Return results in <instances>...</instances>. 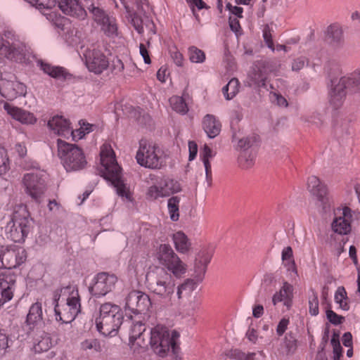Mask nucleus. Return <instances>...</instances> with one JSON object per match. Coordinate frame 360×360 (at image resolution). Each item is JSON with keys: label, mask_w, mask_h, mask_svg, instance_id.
Wrapping results in <instances>:
<instances>
[{"label": "nucleus", "mask_w": 360, "mask_h": 360, "mask_svg": "<svg viewBox=\"0 0 360 360\" xmlns=\"http://www.w3.org/2000/svg\"><path fill=\"white\" fill-rule=\"evenodd\" d=\"M101 175L110 181L122 197L129 199L131 193L122 179V168L118 165L115 153L110 143H105L101 147Z\"/></svg>", "instance_id": "f257e3e1"}, {"label": "nucleus", "mask_w": 360, "mask_h": 360, "mask_svg": "<svg viewBox=\"0 0 360 360\" xmlns=\"http://www.w3.org/2000/svg\"><path fill=\"white\" fill-rule=\"evenodd\" d=\"M60 297H65L66 304L60 307L58 302H56L54 307L56 320L63 323H70L80 312L81 304L78 289L72 285L63 288Z\"/></svg>", "instance_id": "f03ea898"}, {"label": "nucleus", "mask_w": 360, "mask_h": 360, "mask_svg": "<svg viewBox=\"0 0 360 360\" xmlns=\"http://www.w3.org/2000/svg\"><path fill=\"white\" fill-rule=\"evenodd\" d=\"M123 315L120 307L110 302L103 304L100 307V315L96 319L98 330L104 335L113 336L120 327Z\"/></svg>", "instance_id": "7ed1b4c3"}, {"label": "nucleus", "mask_w": 360, "mask_h": 360, "mask_svg": "<svg viewBox=\"0 0 360 360\" xmlns=\"http://www.w3.org/2000/svg\"><path fill=\"white\" fill-rule=\"evenodd\" d=\"M180 335L175 330H169L162 325H157L150 330L149 344L152 350L160 356H165L170 349H175Z\"/></svg>", "instance_id": "20e7f679"}, {"label": "nucleus", "mask_w": 360, "mask_h": 360, "mask_svg": "<svg viewBox=\"0 0 360 360\" xmlns=\"http://www.w3.org/2000/svg\"><path fill=\"white\" fill-rule=\"evenodd\" d=\"M30 230L29 213L24 205L15 207L6 226L7 238L15 243L23 242Z\"/></svg>", "instance_id": "39448f33"}, {"label": "nucleus", "mask_w": 360, "mask_h": 360, "mask_svg": "<svg viewBox=\"0 0 360 360\" xmlns=\"http://www.w3.org/2000/svg\"><path fill=\"white\" fill-rule=\"evenodd\" d=\"M58 155L67 172H76L85 168L87 165L85 155L82 148L58 139Z\"/></svg>", "instance_id": "423d86ee"}, {"label": "nucleus", "mask_w": 360, "mask_h": 360, "mask_svg": "<svg viewBox=\"0 0 360 360\" xmlns=\"http://www.w3.org/2000/svg\"><path fill=\"white\" fill-rule=\"evenodd\" d=\"M155 257L162 268L175 278H181L187 271V264L168 244H161L156 249Z\"/></svg>", "instance_id": "0eeeda50"}, {"label": "nucleus", "mask_w": 360, "mask_h": 360, "mask_svg": "<svg viewBox=\"0 0 360 360\" xmlns=\"http://www.w3.org/2000/svg\"><path fill=\"white\" fill-rule=\"evenodd\" d=\"M332 86L330 103L335 108H338L342 104L347 90L352 93L360 91V68L347 76L341 77L338 84L333 83Z\"/></svg>", "instance_id": "6e6552de"}, {"label": "nucleus", "mask_w": 360, "mask_h": 360, "mask_svg": "<svg viewBox=\"0 0 360 360\" xmlns=\"http://www.w3.org/2000/svg\"><path fill=\"white\" fill-rule=\"evenodd\" d=\"M137 163L146 168L157 169L164 165L162 151L155 143L141 139L136 154Z\"/></svg>", "instance_id": "1a4fd4ad"}, {"label": "nucleus", "mask_w": 360, "mask_h": 360, "mask_svg": "<svg viewBox=\"0 0 360 360\" xmlns=\"http://www.w3.org/2000/svg\"><path fill=\"white\" fill-rule=\"evenodd\" d=\"M25 44L18 34L11 30L5 31L0 44V57L21 63L25 59Z\"/></svg>", "instance_id": "9d476101"}, {"label": "nucleus", "mask_w": 360, "mask_h": 360, "mask_svg": "<svg viewBox=\"0 0 360 360\" xmlns=\"http://www.w3.org/2000/svg\"><path fill=\"white\" fill-rule=\"evenodd\" d=\"M149 277L151 291L162 298L170 299L175 289V281L171 274L163 268L157 267Z\"/></svg>", "instance_id": "9b49d317"}, {"label": "nucleus", "mask_w": 360, "mask_h": 360, "mask_svg": "<svg viewBox=\"0 0 360 360\" xmlns=\"http://www.w3.org/2000/svg\"><path fill=\"white\" fill-rule=\"evenodd\" d=\"M94 22L100 27V30L109 38L119 37L120 32L117 19L102 8L91 4L88 7Z\"/></svg>", "instance_id": "f8f14e48"}, {"label": "nucleus", "mask_w": 360, "mask_h": 360, "mask_svg": "<svg viewBox=\"0 0 360 360\" xmlns=\"http://www.w3.org/2000/svg\"><path fill=\"white\" fill-rule=\"evenodd\" d=\"M84 57L86 68L95 75H101L110 66L108 57L100 47L92 46L87 49Z\"/></svg>", "instance_id": "ddd939ff"}, {"label": "nucleus", "mask_w": 360, "mask_h": 360, "mask_svg": "<svg viewBox=\"0 0 360 360\" xmlns=\"http://www.w3.org/2000/svg\"><path fill=\"white\" fill-rule=\"evenodd\" d=\"M353 211L346 205H340L333 210L331 230L341 236L347 235L352 231Z\"/></svg>", "instance_id": "4468645a"}, {"label": "nucleus", "mask_w": 360, "mask_h": 360, "mask_svg": "<svg viewBox=\"0 0 360 360\" xmlns=\"http://www.w3.org/2000/svg\"><path fill=\"white\" fill-rule=\"evenodd\" d=\"M181 185L176 180L169 177H163L158 181L157 185L150 186L147 191V197L151 200L169 196L181 191Z\"/></svg>", "instance_id": "2eb2a0df"}, {"label": "nucleus", "mask_w": 360, "mask_h": 360, "mask_svg": "<svg viewBox=\"0 0 360 360\" xmlns=\"http://www.w3.org/2000/svg\"><path fill=\"white\" fill-rule=\"evenodd\" d=\"M150 306V300L146 294L139 291H131L126 299L125 314L131 318V314L143 313L148 311Z\"/></svg>", "instance_id": "dca6fc26"}, {"label": "nucleus", "mask_w": 360, "mask_h": 360, "mask_svg": "<svg viewBox=\"0 0 360 360\" xmlns=\"http://www.w3.org/2000/svg\"><path fill=\"white\" fill-rule=\"evenodd\" d=\"M22 181L25 193L32 199L37 200L43 195L46 185L39 172L25 174Z\"/></svg>", "instance_id": "f3484780"}, {"label": "nucleus", "mask_w": 360, "mask_h": 360, "mask_svg": "<svg viewBox=\"0 0 360 360\" xmlns=\"http://www.w3.org/2000/svg\"><path fill=\"white\" fill-rule=\"evenodd\" d=\"M27 258L25 250L21 247L14 246L6 248L0 252V269H14L24 263Z\"/></svg>", "instance_id": "a211bd4d"}, {"label": "nucleus", "mask_w": 360, "mask_h": 360, "mask_svg": "<svg viewBox=\"0 0 360 360\" xmlns=\"http://www.w3.org/2000/svg\"><path fill=\"white\" fill-rule=\"evenodd\" d=\"M94 283L89 288L91 293L96 297L103 296L112 290L117 278L106 272L98 273L93 279Z\"/></svg>", "instance_id": "6ab92c4d"}, {"label": "nucleus", "mask_w": 360, "mask_h": 360, "mask_svg": "<svg viewBox=\"0 0 360 360\" xmlns=\"http://www.w3.org/2000/svg\"><path fill=\"white\" fill-rule=\"evenodd\" d=\"M146 326L141 321L136 322L130 328L129 347L135 354H141L148 347L145 332Z\"/></svg>", "instance_id": "aec40b11"}, {"label": "nucleus", "mask_w": 360, "mask_h": 360, "mask_svg": "<svg viewBox=\"0 0 360 360\" xmlns=\"http://www.w3.org/2000/svg\"><path fill=\"white\" fill-rule=\"evenodd\" d=\"M15 283V276L10 273L0 274V303L4 304L13 297Z\"/></svg>", "instance_id": "412c9836"}, {"label": "nucleus", "mask_w": 360, "mask_h": 360, "mask_svg": "<svg viewBox=\"0 0 360 360\" xmlns=\"http://www.w3.org/2000/svg\"><path fill=\"white\" fill-rule=\"evenodd\" d=\"M58 6L62 12L66 15L84 19L86 12L80 0H59Z\"/></svg>", "instance_id": "4be33fe9"}, {"label": "nucleus", "mask_w": 360, "mask_h": 360, "mask_svg": "<svg viewBox=\"0 0 360 360\" xmlns=\"http://www.w3.org/2000/svg\"><path fill=\"white\" fill-rule=\"evenodd\" d=\"M43 311L42 304L41 302L37 301L33 303L29 309L25 321V327L27 328V332L30 333L35 328H37L42 323Z\"/></svg>", "instance_id": "5701e85b"}, {"label": "nucleus", "mask_w": 360, "mask_h": 360, "mask_svg": "<svg viewBox=\"0 0 360 360\" xmlns=\"http://www.w3.org/2000/svg\"><path fill=\"white\" fill-rule=\"evenodd\" d=\"M70 122L62 116H55L48 122L49 129L58 136L68 138L76 136L75 131H71Z\"/></svg>", "instance_id": "b1692460"}, {"label": "nucleus", "mask_w": 360, "mask_h": 360, "mask_svg": "<svg viewBox=\"0 0 360 360\" xmlns=\"http://www.w3.org/2000/svg\"><path fill=\"white\" fill-rule=\"evenodd\" d=\"M248 77L251 82L250 85L266 89L267 87L268 70L264 63L255 64L249 72Z\"/></svg>", "instance_id": "393cba45"}, {"label": "nucleus", "mask_w": 360, "mask_h": 360, "mask_svg": "<svg viewBox=\"0 0 360 360\" xmlns=\"http://www.w3.org/2000/svg\"><path fill=\"white\" fill-rule=\"evenodd\" d=\"M4 108L13 119L22 124H34L37 120L32 113L15 107L8 103H4Z\"/></svg>", "instance_id": "a878e982"}, {"label": "nucleus", "mask_w": 360, "mask_h": 360, "mask_svg": "<svg viewBox=\"0 0 360 360\" xmlns=\"http://www.w3.org/2000/svg\"><path fill=\"white\" fill-rule=\"evenodd\" d=\"M293 287L288 282H284L278 292H276L273 297L272 302L276 305L278 302H283L289 309L292 306Z\"/></svg>", "instance_id": "bb28decb"}, {"label": "nucleus", "mask_w": 360, "mask_h": 360, "mask_svg": "<svg viewBox=\"0 0 360 360\" xmlns=\"http://www.w3.org/2000/svg\"><path fill=\"white\" fill-rule=\"evenodd\" d=\"M202 127L207 136L213 139L219 134L221 129V124L214 115L207 114L203 117Z\"/></svg>", "instance_id": "cd10ccee"}, {"label": "nucleus", "mask_w": 360, "mask_h": 360, "mask_svg": "<svg viewBox=\"0 0 360 360\" xmlns=\"http://www.w3.org/2000/svg\"><path fill=\"white\" fill-rule=\"evenodd\" d=\"M43 72L53 78L58 79H69L72 75L63 67L53 66L41 60L38 62Z\"/></svg>", "instance_id": "c85d7f7f"}, {"label": "nucleus", "mask_w": 360, "mask_h": 360, "mask_svg": "<svg viewBox=\"0 0 360 360\" xmlns=\"http://www.w3.org/2000/svg\"><path fill=\"white\" fill-rule=\"evenodd\" d=\"M327 40L334 47H341L344 44V35L339 25H331L327 29Z\"/></svg>", "instance_id": "c756f323"}, {"label": "nucleus", "mask_w": 360, "mask_h": 360, "mask_svg": "<svg viewBox=\"0 0 360 360\" xmlns=\"http://www.w3.org/2000/svg\"><path fill=\"white\" fill-rule=\"evenodd\" d=\"M211 258L212 253L206 249H203L198 253L194 266L195 272L198 276L204 275Z\"/></svg>", "instance_id": "7c9ffc66"}, {"label": "nucleus", "mask_w": 360, "mask_h": 360, "mask_svg": "<svg viewBox=\"0 0 360 360\" xmlns=\"http://www.w3.org/2000/svg\"><path fill=\"white\" fill-rule=\"evenodd\" d=\"M172 240L176 250L181 254H186L191 248V243L187 236L182 231H178L173 234Z\"/></svg>", "instance_id": "2f4dec72"}, {"label": "nucleus", "mask_w": 360, "mask_h": 360, "mask_svg": "<svg viewBox=\"0 0 360 360\" xmlns=\"http://www.w3.org/2000/svg\"><path fill=\"white\" fill-rule=\"evenodd\" d=\"M307 189L316 197L321 193H326L328 191L326 186L316 176H311L308 178Z\"/></svg>", "instance_id": "473e14b6"}, {"label": "nucleus", "mask_w": 360, "mask_h": 360, "mask_svg": "<svg viewBox=\"0 0 360 360\" xmlns=\"http://www.w3.org/2000/svg\"><path fill=\"white\" fill-rule=\"evenodd\" d=\"M334 300L335 302L339 305V309L346 311L349 310L350 304L349 297L343 286H340L337 288L335 292Z\"/></svg>", "instance_id": "72a5a7b5"}, {"label": "nucleus", "mask_w": 360, "mask_h": 360, "mask_svg": "<svg viewBox=\"0 0 360 360\" xmlns=\"http://www.w3.org/2000/svg\"><path fill=\"white\" fill-rule=\"evenodd\" d=\"M281 259L285 266L288 271H297L295 262L293 257V252L291 247L288 246L283 248L281 254Z\"/></svg>", "instance_id": "f704fd0d"}, {"label": "nucleus", "mask_w": 360, "mask_h": 360, "mask_svg": "<svg viewBox=\"0 0 360 360\" xmlns=\"http://www.w3.org/2000/svg\"><path fill=\"white\" fill-rule=\"evenodd\" d=\"M318 200V206L324 214L330 212L333 207V200L328 195V191L326 193H321L316 197Z\"/></svg>", "instance_id": "c9c22d12"}, {"label": "nucleus", "mask_w": 360, "mask_h": 360, "mask_svg": "<svg viewBox=\"0 0 360 360\" xmlns=\"http://www.w3.org/2000/svg\"><path fill=\"white\" fill-rule=\"evenodd\" d=\"M51 347V337L48 334H44L34 343L33 349L36 353H41L49 351Z\"/></svg>", "instance_id": "e433bc0d"}, {"label": "nucleus", "mask_w": 360, "mask_h": 360, "mask_svg": "<svg viewBox=\"0 0 360 360\" xmlns=\"http://www.w3.org/2000/svg\"><path fill=\"white\" fill-rule=\"evenodd\" d=\"M238 89L239 82L237 79L233 78L223 87L222 92L226 100H231L238 92Z\"/></svg>", "instance_id": "4c0bfd02"}, {"label": "nucleus", "mask_w": 360, "mask_h": 360, "mask_svg": "<svg viewBox=\"0 0 360 360\" xmlns=\"http://www.w3.org/2000/svg\"><path fill=\"white\" fill-rule=\"evenodd\" d=\"M170 105L174 110L179 113L186 114L188 110V106L182 97L174 96L169 98Z\"/></svg>", "instance_id": "58836bf2"}, {"label": "nucleus", "mask_w": 360, "mask_h": 360, "mask_svg": "<svg viewBox=\"0 0 360 360\" xmlns=\"http://www.w3.org/2000/svg\"><path fill=\"white\" fill-rule=\"evenodd\" d=\"M180 198L177 196H173L168 200L167 207L170 218L172 221H176L179 219V205Z\"/></svg>", "instance_id": "ea45409f"}, {"label": "nucleus", "mask_w": 360, "mask_h": 360, "mask_svg": "<svg viewBox=\"0 0 360 360\" xmlns=\"http://www.w3.org/2000/svg\"><path fill=\"white\" fill-rule=\"evenodd\" d=\"M188 56L192 63H200L205 60L204 51L194 46L189 47Z\"/></svg>", "instance_id": "a19ab883"}, {"label": "nucleus", "mask_w": 360, "mask_h": 360, "mask_svg": "<svg viewBox=\"0 0 360 360\" xmlns=\"http://www.w3.org/2000/svg\"><path fill=\"white\" fill-rule=\"evenodd\" d=\"M195 289V283L191 280H186L177 288V296L181 299L184 295H189Z\"/></svg>", "instance_id": "79ce46f5"}, {"label": "nucleus", "mask_w": 360, "mask_h": 360, "mask_svg": "<svg viewBox=\"0 0 360 360\" xmlns=\"http://www.w3.org/2000/svg\"><path fill=\"white\" fill-rule=\"evenodd\" d=\"M255 161V155L251 152L241 151L239 157L238 162L240 166L243 168H249L253 165Z\"/></svg>", "instance_id": "37998d69"}, {"label": "nucleus", "mask_w": 360, "mask_h": 360, "mask_svg": "<svg viewBox=\"0 0 360 360\" xmlns=\"http://www.w3.org/2000/svg\"><path fill=\"white\" fill-rule=\"evenodd\" d=\"M44 15L46 17L47 20L57 27L62 28L66 21V18L54 11H49V13H44Z\"/></svg>", "instance_id": "c03bdc74"}, {"label": "nucleus", "mask_w": 360, "mask_h": 360, "mask_svg": "<svg viewBox=\"0 0 360 360\" xmlns=\"http://www.w3.org/2000/svg\"><path fill=\"white\" fill-rule=\"evenodd\" d=\"M339 334L333 333L330 344L333 350V359H340L342 356V348L340 343Z\"/></svg>", "instance_id": "a18cd8bd"}, {"label": "nucleus", "mask_w": 360, "mask_h": 360, "mask_svg": "<svg viewBox=\"0 0 360 360\" xmlns=\"http://www.w3.org/2000/svg\"><path fill=\"white\" fill-rule=\"evenodd\" d=\"M10 169V161L7 151L0 148V176L6 174Z\"/></svg>", "instance_id": "49530a36"}, {"label": "nucleus", "mask_w": 360, "mask_h": 360, "mask_svg": "<svg viewBox=\"0 0 360 360\" xmlns=\"http://www.w3.org/2000/svg\"><path fill=\"white\" fill-rule=\"evenodd\" d=\"M309 311L311 316H316L319 313L318 295L314 291L309 297Z\"/></svg>", "instance_id": "de8ad7c7"}, {"label": "nucleus", "mask_w": 360, "mask_h": 360, "mask_svg": "<svg viewBox=\"0 0 360 360\" xmlns=\"http://www.w3.org/2000/svg\"><path fill=\"white\" fill-rule=\"evenodd\" d=\"M30 4L35 6L39 10L45 9L50 11L53 7L55 6L56 0H27Z\"/></svg>", "instance_id": "09e8293b"}, {"label": "nucleus", "mask_w": 360, "mask_h": 360, "mask_svg": "<svg viewBox=\"0 0 360 360\" xmlns=\"http://www.w3.org/2000/svg\"><path fill=\"white\" fill-rule=\"evenodd\" d=\"M81 347L83 350H91L93 352H99L101 349L99 341L94 338L85 340L82 342Z\"/></svg>", "instance_id": "8fccbe9b"}, {"label": "nucleus", "mask_w": 360, "mask_h": 360, "mask_svg": "<svg viewBox=\"0 0 360 360\" xmlns=\"http://www.w3.org/2000/svg\"><path fill=\"white\" fill-rule=\"evenodd\" d=\"M326 315L328 321L335 326L340 325L345 321V317L333 311L330 307L326 309Z\"/></svg>", "instance_id": "3c124183"}, {"label": "nucleus", "mask_w": 360, "mask_h": 360, "mask_svg": "<svg viewBox=\"0 0 360 360\" xmlns=\"http://www.w3.org/2000/svg\"><path fill=\"white\" fill-rule=\"evenodd\" d=\"M230 357L237 360H255V352L245 354L239 349H233L230 351Z\"/></svg>", "instance_id": "603ef678"}, {"label": "nucleus", "mask_w": 360, "mask_h": 360, "mask_svg": "<svg viewBox=\"0 0 360 360\" xmlns=\"http://www.w3.org/2000/svg\"><path fill=\"white\" fill-rule=\"evenodd\" d=\"M283 344L288 354H292L297 349V340L291 333L286 334Z\"/></svg>", "instance_id": "864d4df0"}, {"label": "nucleus", "mask_w": 360, "mask_h": 360, "mask_svg": "<svg viewBox=\"0 0 360 360\" xmlns=\"http://www.w3.org/2000/svg\"><path fill=\"white\" fill-rule=\"evenodd\" d=\"M271 32L272 30L268 25H266L262 30L263 38L266 46L274 51L275 50V47L272 39Z\"/></svg>", "instance_id": "5fc2aeb1"}, {"label": "nucleus", "mask_w": 360, "mask_h": 360, "mask_svg": "<svg viewBox=\"0 0 360 360\" xmlns=\"http://www.w3.org/2000/svg\"><path fill=\"white\" fill-rule=\"evenodd\" d=\"M129 269L133 270L135 275L142 274L145 269V264L143 262H137L136 259H131L129 262Z\"/></svg>", "instance_id": "6e6d98bb"}, {"label": "nucleus", "mask_w": 360, "mask_h": 360, "mask_svg": "<svg viewBox=\"0 0 360 360\" xmlns=\"http://www.w3.org/2000/svg\"><path fill=\"white\" fill-rule=\"evenodd\" d=\"M169 52L171 58L174 63L177 66L181 67L184 64L183 54L176 47L171 49Z\"/></svg>", "instance_id": "4d7b16f0"}, {"label": "nucleus", "mask_w": 360, "mask_h": 360, "mask_svg": "<svg viewBox=\"0 0 360 360\" xmlns=\"http://www.w3.org/2000/svg\"><path fill=\"white\" fill-rule=\"evenodd\" d=\"M255 141V137H244L238 141V147L240 148L242 151H248V148L252 146Z\"/></svg>", "instance_id": "13d9d810"}, {"label": "nucleus", "mask_w": 360, "mask_h": 360, "mask_svg": "<svg viewBox=\"0 0 360 360\" xmlns=\"http://www.w3.org/2000/svg\"><path fill=\"white\" fill-rule=\"evenodd\" d=\"M124 68V63L121 59L116 58L112 60L111 65V72L114 75H118L123 72Z\"/></svg>", "instance_id": "bf43d9fd"}, {"label": "nucleus", "mask_w": 360, "mask_h": 360, "mask_svg": "<svg viewBox=\"0 0 360 360\" xmlns=\"http://www.w3.org/2000/svg\"><path fill=\"white\" fill-rule=\"evenodd\" d=\"M93 127H94V125L90 124L89 123L83 122L80 127L81 131H79V133L82 134H79L78 136L77 135H76V136H72V140L77 141V140L81 139L82 138H83L84 136V135L86 134H88L90 131H91L93 130L92 129Z\"/></svg>", "instance_id": "052dcab7"}, {"label": "nucleus", "mask_w": 360, "mask_h": 360, "mask_svg": "<svg viewBox=\"0 0 360 360\" xmlns=\"http://www.w3.org/2000/svg\"><path fill=\"white\" fill-rule=\"evenodd\" d=\"M215 155V153L213 152L211 148H210L207 145H204L202 151L200 152V158L202 161L210 160Z\"/></svg>", "instance_id": "680f3d73"}, {"label": "nucleus", "mask_w": 360, "mask_h": 360, "mask_svg": "<svg viewBox=\"0 0 360 360\" xmlns=\"http://www.w3.org/2000/svg\"><path fill=\"white\" fill-rule=\"evenodd\" d=\"M290 323V320L288 318H283L278 323L276 328L277 334L281 336L282 335L285 331L286 330L288 326Z\"/></svg>", "instance_id": "e2e57ef3"}, {"label": "nucleus", "mask_w": 360, "mask_h": 360, "mask_svg": "<svg viewBox=\"0 0 360 360\" xmlns=\"http://www.w3.org/2000/svg\"><path fill=\"white\" fill-rule=\"evenodd\" d=\"M188 150H189L188 160H189V161H192L196 158L197 153H198V145L195 141H190L188 142Z\"/></svg>", "instance_id": "0e129e2a"}, {"label": "nucleus", "mask_w": 360, "mask_h": 360, "mask_svg": "<svg viewBox=\"0 0 360 360\" xmlns=\"http://www.w3.org/2000/svg\"><path fill=\"white\" fill-rule=\"evenodd\" d=\"M8 337L0 333V355L6 352V349L8 347Z\"/></svg>", "instance_id": "69168bd1"}, {"label": "nucleus", "mask_w": 360, "mask_h": 360, "mask_svg": "<svg viewBox=\"0 0 360 360\" xmlns=\"http://www.w3.org/2000/svg\"><path fill=\"white\" fill-rule=\"evenodd\" d=\"M205 169V177L209 184H211L212 181V167L210 161L208 160L202 161Z\"/></svg>", "instance_id": "338daca9"}, {"label": "nucleus", "mask_w": 360, "mask_h": 360, "mask_svg": "<svg viewBox=\"0 0 360 360\" xmlns=\"http://www.w3.org/2000/svg\"><path fill=\"white\" fill-rule=\"evenodd\" d=\"M272 98L276 102V104L281 107H287L288 103L285 98L277 93H271Z\"/></svg>", "instance_id": "774afa93"}]
</instances>
